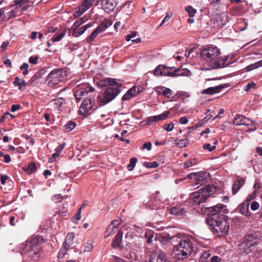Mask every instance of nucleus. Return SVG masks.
I'll list each match as a JSON object with an SVG mask.
<instances>
[{"label": "nucleus", "mask_w": 262, "mask_h": 262, "mask_svg": "<svg viewBox=\"0 0 262 262\" xmlns=\"http://www.w3.org/2000/svg\"><path fill=\"white\" fill-rule=\"evenodd\" d=\"M43 241L42 236L37 235L21 245V253L26 261L33 260V262H36L38 260L41 250V244Z\"/></svg>", "instance_id": "obj_1"}, {"label": "nucleus", "mask_w": 262, "mask_h": 262, "mask_svg": "<svg viewBox=\"0 0 262 262\" xmlns=\"http://www.w3.org/2000/svg\"><path fill=\"white\" fill-rule=\"evenodd\" d=\"M220 53V49L211 45L202 50L201 56L205 60L210 63L212 69H217L226 67L230 64L226 63L229 56H221Z\"/></svg>", "instance_id": "obj_2"}, {"label": "nucleus", "mask_w": 262, "mask_h": 262, "mask_svg": "<svg viewBox=\"0 0 262 262\" xmlns=\"http://www.w3.org/2000/svg\"><path fill=\"white\" fill-rule=\"evenodd\" d=\"M195 241L191 236H182L177 245L174 246L173 255L176 259H187L194 249Z\"/></svg>", "instance_id": "obj_3"}, {"label": "nucleus", "mask_w": 262, "mask_h": 262, "mask_svg": "<svg viewBox=\"0 0 262 262\" xmlns=\"http://www.w3.org/2000/svg\"><path fill=\"white\" fill-rule=\"evenodd\" d=\"M261 238L262 235L259 232L254 231L247 234L238 245L240 251L247 254L250 253L261 242Z\"/></svg>", "instance_id": "obj_4"}, {"label": "nucleus", "mask_w": 262, "mask_h": 262, "mask_svg": "<svg viewBox=\"0 0 262 262\" xmlns=\"http://www.w3.org/2000/svg\"><path fill=\"white\" fill-rule=\"evenodd\" d=\"M207 224L212 227L214 233H216L219 236L226 235L229 231L230 223L225 216H221L219 219L211 217L207 219Z\"/></svg>", "instance_id": "obj_5"}, {"label": "nucleus", "mask_w": 262, "mask_h": 262, "mask_svg": "<svg viewBox=\"0 0 262 262\" xmlns=\"http://www.w3.org/2000/svg\"><path fill=\"white\" fill-rule=\"evenodd\" d=\"M121 86L108 87L106 91L98 97V101L105 105L112 101L121 92Z\"/></svg>", "instance_id": "obj_6"}, {"label": "nucleus", "mask_w": 262, "mask_h": 262, "mask_svg": "<svg viewBox=\"0 0 262 262\" xmlns=\"http://www.w3.org/2000/svg\"><path fill=\"white\" fill-rule=\"evenodd\" d=\"M66 70L56 69L51 72L47 77V80L51 84H57L67 78Z\"/></svg>", "instance_id": "obj_7"}, {"label": "nucleus", "mask_w": 262, "mask_h": 262, "mask_svg": "<svg viewBox=\"0 0 262 262\" xmlns=\"http://www.w3.org/2000/svg\"><path fill=\"white\" fill-rule=\"evenodd\" d=\"M161 72L162 73V76H168L170 77H174L185 76L188 77L191 75L190 72L187 69H177L174 70L172 68H169L165 67L164 71Z\"/></svg>", "instance_id": "obj_8"}, {"label": "nucleus", "mask_w": 262, "mask_h": 262, "mask_svg": "<svg viewBox=\"0 0 262 262\" xmlns=\"http://www.w3.org/2000/svg\"><path fill=\"white\" fill-rule=\"evenodd\" d=\"M98 1V0H84L80 6L76 9L74 16L75 17L80 16Z\"/></svg>", "instance_id": "obj_9"}, {"label": "nucleus", "mask_w": 262, "mask_h": 262, "mask_svg": "<svg viewBox=\"0 0 262 262\" xmlns=\"http://www.w3.org/2000/svg\"><path fill=\"white\" fill-rule=\"evenodd\" d=\"M235 125H245L250 129H253V123L252 120L243 115H236L233 120Z\"/></svg>", "instance_id": "obj_10"}, {"label": "nucleus", "mask_w": 262, "mask_h": 262, "mask_svg": "<svg viewBox=\"0 0 262 262\" xmlns=\"http://www.w3.org/2000/svg\"><path fill=\"white\" fill-rule=\"evenodd\" d=\"M225 207L226 206L223 204H219L215 206L209 208V215L207 219H210L212 217L217 219L221 216H224L225 215L222 214L221 212H222V210H223Z\"/></svg>", "instance_id": "obj_11"}, {"label": "nucleus", "mask_w": 262, "mask_h": 262, "mask_svg": "<svg viewBox=\"0 0 262 262\" xmlns=\"http://www.w3.org/2000/svg\"><path fill=\"white\" fill-rule=\"evenodd\" d=\"M207 174L205 172H199L197 173H191L187 176L186 178L194 179L196 185H202L206 182Z\"/></svg>", "instance_id": "obj_12"}, {"label": "nucleus", "mask_w": 262, "mask_h": 262, "mask_svg": "<svg viewBox=\"0 0 262 262\" xmlns=\"http://www.w3.org/2000/svg\"><path fill=\"white\" fill-rule=\"evenodd\" d=\"M117 4V0H103L101 5L102 9L105 12H110L114 11Z\"/></svg>", "instance_id": "obj_13"}, {"label": "nucleus", "mask_w": 262, "mask_h": 262, "mask_svg": "<svg viewBox=\"0 0 262 262\" xmlns=\"http://www.w3.org/2000/svg\"><path fill=\"white\" fill-rule=\"evenodd\" d=\"M99 85L100 87H116V86H121L122 83L118 81H116L114 79H112L110 78H107L100 81L99 83Z\"/></svg>", "instance_id": "obj_14"}, {"label": "nucleus", "mask_w": 262, "mask_h": 262, "mask_svg": "<svg viewBox=\"0 0 262 262\" xmlns=\"http://www.w3.org/2000/svg\"><path fill=\"white\" fill-rule=\"evenodd\" d=\"M170 112L168 111H165L162 114L159 115L153 116L148 117L147 120V124L150 125L154 122H157L160 120H164L168 117Z\"/></svg>", "instance_id": "obj_15"}, {"label": "nucleus", "mask_w": 262, "mask_h": 262, "mask_svg": "<svg viewBox=\"0 0 262 262\" xmlns=\"http://www.w3.org/2000/svg\"><path fill=\"white\" fill-rule=\"evenodd\" d=\"M155 91L158 95H162L167 98H170L173 94V92L171 90L163 86L156 87Z\"/></svg>", "instance_id": "obj_16"}, {"label": "nucleus", "mask_w": 262, "mask_h": 262, "mask_svg": "<svg viewBox=\"0 0 262 262\" xmlns=\"http://www.w3.org/2000/svg\"><path fill=\"white\" fill-rule=\"evenodd\" d=\"M92 107L91 100L89 99H85L81 104L79 112L80 114H85L91 109Z\"/></svg>", "instance_id": "obj_17"}, {"label": "nucleus", "mask_w": 262, "mask_h": 262, "mask_svg": "<svg viewBox=\"0 0 262 262\" xmlns=\"http://www.w3.org/2000/svg\"><path fill=\"white\" fill-rule=\"evenodd\" d=\"M92 24L91 23L88 24L81 27H78L77 28L72 29V35L74 37H79L82 35L88 28L91 27Z\"/></svg>", "instance_id": "obj_18"}, {"label": "nucleus", "mask_w": 262, "mask_h": 262, "mask_svg": "<svg viewBox=\"0 0 262 262\" xmlns=\"http://www.w3.org/2000/svg\"><path fill=\"white\" fill-rule=\"evenodd\" d=\"M249 207V203L244 202L238 206L237 209L243 215L249 217L251 215Z\"/></svg>", "instance_id": "obj_19"}, {"label": "nucleus", "mask_w": 262, "mask_h": 262, "mask_svg": "<svg viewBox=\"0 0 262 262\" xmlns=\"http://www.w3.org/2000/svg\"><path fill=\"white\" fill-rule=\"evenodd\" d=\"M192 198L194 202L197 204L203 203L206 200L203 194L199 190L192 194Z\"/></svg>", "instance_id": "obj_20"}, {"label": "nucleus", "mask_w": 262, "mask_h": 262, "mask_svg": "<svg viewBox=\"0 0 262 262\" xmlns=\"http://www.w3.org/2000/svg\"><path fill=\"white\" fill-rule=\"evenodd\" d=\"M112 24V21L111 19H105L96 29L101 34L111 26Z\"/></svg>", "instance_id": "obj_21"}, {"label": "nucleus", "mask_w": 262, "mask_h": 262, "mask_svg": "<svg viewBox=\"0 0 262 262\" xmlns=\"http://www.w3.org/2000/svg\"><path fill=\"white\" fill-rule=\"evenodd\" d=\"M224 88V86L223 85H219L216 86L210 87L207 89L204 90L202 92V93L210 95L216 94L220 92L221 90Z\"/></svg>", "instance_id": "obj_22"}, {"label": "nucleus", "mask_w": 262, "mask_h": 262, "mask_svg": "<svg viewBox=\"0 0 262 262\" xmlns=\"http://www.w3.org/2000/svg\"><path fill=\"white\" fill-rule=\"evenodd\" d=\"M13 84L15 86H17L19 91H21L27 85V83L25 80L20 79L18 77H16L13 81Z\"/></svg>", "instance_id": "obj_23"}, {"label": "nucleus", "mask_w": 262, "mask_h": 262, "mask_svg": "<svg viewBox=\"0 0 262 262\" xmlns=\"http://www.w3.org/2000/svg\"><path fill=\"white\" fill-rule=\"evenodd\" d=\"M212 188H213V187H211L208 185L201 188L199 191L201 192L204 198L206 199V200H207V198L210 196V195L213 194L212 190Z\"/></svg>", "instance_id": "obj_24"}, {"label": "nucleus", "mask_w": 262, "mask_h": 262, "mask_svg": "<svg viewBox=\"0 0 262 262\" xmlns=\"http://www.w3.org/2000/svg\"><path fill=\"white\" fill-rule=\"evenodd\" d=\"M245 183V181L243 179L237 180L234 182L232 186V193L236 194L239 189L242 187Z\"/></svg>", "instance_id": "obj_25"}, {"label": "nucleus", "mask_w": 262, "mask_h": 262, "mask_svg": "<svg viewBox=\"0 0 262 262\" xmlns=\"http://www.w3.org/2000/svg\"><path fill=\"white\" fill-rule=\"evenodd\" d=\"M66 100L64 98L59 97L51 101V104L55 109L59 110L61 105L64 104Z\"/></svg>", "instance_id": "obj_26"}, {"label": "nucleus", "mask_w": 262, "mask_h": 262, "mask_svg": "<svg viewBox=\"0 0 262 262\" xmlns=\"http://www.w3.org/2000/svg\"><path fill=\"white\" fill-rule=\"evenodd\" d=\"M122 235L123 232L122 231L119 230L113 243V246L114 248H117L120 246V244L122 239Z\"/></svg>", "instance_id": "obj_27"}, {"label": "nucleus", "mask_w": 262, "mask_h": 262, "mask_svg": "<svg viewBox=\"0 0 262 262\" xmlns=\"http://www.w3.org/2000/svg\"><path fill=\"white\" fill-rule=\"evenodd\" d=\"M16 5L19 7H23L24 8H26L31 4H33V0H15L14 1Z\"/></svg>", "instance_id": "obj_28"}, {"label": "nucleus", "mask_w": 262, "mask_h": 262, "mask_svg": "<svg viewBox=\"0 0 262 262\" xmlns=\"http://www.w3.org/2000/svg\"><path fill=\"white\" fill-rule=\"evenodd\" d=\"M135 90L134 88H131L122 97V100L126 101L130 100L132 97L135 96Z\"/></svg>", "instance_id": "obj_29"}, {"label": "nucleus", "mask_w": 262, "mask_h": 262, "mask_svg": "<svg viewBox=\"0 0 262 262\" xmlns=\"http://www.w3.org/2000/svg\"><path fill=\"white\" fill-rule=\"evenodd\" d=\"M212 255L210 251H204L202 252L200 256V261L201 262H208L209 258Z\"/></svg>", "instance_id": "obj_30"}, {"label": "nucleus", "mask_w": 262, "mask_h": 262, "mask_svg": "<svg viewBox=\"0 0 262 262\" xmlns=\"http://www.w3.org/2000/svg\"><path fill=\"white\" fill-rule=\"evenodd\" d=\"M66 35V31L56 33L52 38L53 42L59 41Z\"/></svg>", "instance_id": "obj_31"}, {"label": "nucleus", "mask_w": 262, "mask_h": 262, "mask_svg": "<svg viewBox=\"0 0 262 262\" xmlns=\"http://www.w3.org/2000/svg\"><path fill=\"white\" fill-rule=\"evenodd\" d=\"M174 143L178 147L182 148L185 147L188 144V141L186 138L181 140L176 139L174 141Z\"/></svg>", "instance_id": "obj_32"}, {"label": "nucleus", "mask_w": 262, "mask_h": 262, "mask_svg": "<svg viewBox=\"0 0 262 262\" xmlns=\"http://www.w3.org/2000/svg\"><path fill=\"white\" fill-rule=\"evenodd\" d=\"M218 141L217 140H214L213 142V145L211 146L209 143H205L203 145V148L205 150H208L209 151H212L216 148V145L217 144Z\"/></svg>", "instance_id": "obj_33"}, {"label": "nucleus", "mask_w": 262, "mask_h": 262, "mask_svg": "<svg viewBox=\"0 0 262 262\" xmlns=\"http://www.w3.org/2000/svg\"><path fill=\"white\" fill-rule=\"evenodd\" d=\"M73 238L74 234L73 233L68 234L63 244L67 246L68 247H70V246H71L73 244Z\"/></svg>", "instance_id": "obj_34"}, {"label": "nucleus", "mask_w": 262, "mask_h": 262, "mask_svg": "<svg viewBox=\"0 0 262 262\" xmlns=\"http://www.w3.org/2000/svg\"><path fill=\"white\" fill-rule=\"evenodd\" d=\"M100 34V33L96 29H95L87 38L88 42L91 43L92 41H93Z\"/></svg>", "instance_id": "obj_35"}, {"label": "nucleus", "mask_w": 262, "mask_h": 262, "mask_svg": "<svg viewBox=\"0 0 262 262\" xmlns=\"http://www.w3.org/2000/svg\"><path fill=\"white\" fill-rule=\"evenodd\" d=\"M116 229L112 225H109L105 233L104 237L106 238L114 234L115 233V230Z\"/></svg>", "instance_id": "obj_36"}, {"label": "nucleus", "mask_w": 262, "mask_h": 262, "mask_svg": "<svg viewBox=\"0 0 262 262\" xmlns=\"http://www.w3.org/2000/svg\"><path fill=\"white\" fill-rule=\"evenodd\" d=\"M80 88H81L82 91H84V93L85 94H87L90 92H93L94 90V88L92 86L89 85L88 84L82 85L80 86Z\"/></svg>", "instance_id": "obj_37"}, {"label": "nucleus", "mask_w": 262, "mask_h": 262, "mask_svg": "<svg viewBox=\"0 0 262 262\" xmlns=\"http://www.w3.org/2000/svg\"><path fill=\"white\" fill-rule=\"evenodd\" d=\"M82 208V207L79 208L76 214L72 217V220L75 224L77 223L81 219V213Z\"/></svg>", "instance_id": "obj_38"}, {"label": "nucleus", "mask_w": 262, "mask_h": 262, "mask_svg": "<svg viewBox=\"0 0 262 262\" xmlns=\"http://www.w3.org/2000/svg\"><path fill=\"white\" fill-rule=\"evenodd\" d=\"M137 162V158L134 157L130 159L129 161V163L127 165V169H128L129 171H131L134 168Z\"/></svg>", "instance_id": "obj_39"}, {"label": "nucleus", "mask_w": 262, "mask_h": 262, "mask_svg": "<svg viewBox=\"0 0 262 262\" xmlns=\"http://www.w3.org/2000/svg\"><path fill=\"white\" fill-rule=\"evenodd\" d=\"M69 248L67 246L63 245L58 253V257L59 258H62L65 255Z\"/></svg>", "instance_id": "obj_40"}, {"label": "nucleus", "mask_w": 262, "mask_h": 262, "mask_svg": "<svg viewBox=\"0 0 262 262\" xmlns=\"http://www.w3.org/2000/svg\"><path fill=\"white\" fill-rule=\"evenodd\" d=\"M93 244L92 242L86 243L82 247V250L84 252H90L93 248Z\"/></svg>", "instance_id": "obj_41"}, {"label": "nucleus", "mask_w": 262, "mask_h": 262, "mask_svg": "<svg viewBox=\"0 0 262 262\" xmlns=\"http://www.w3.org/2000/svg\"><path fill=\"white\" fill-rule=\"evenodd\" d=\"M170 213L174 215H180L183 213V210L179 207H174L170 209Z\"/></svg>", "instance_id": "obj_42"}, {"label": "nucleus", "mask_w": 262, "mask_h": 262, "mask_svg": "<svg viewBox=\"0 0 262 262\" xmlns=\"http://www.w3.org/2000/svg\"><path fill=\"white\" fill-rule=\"evenodd\" d=\"M76 126V124L74 122H69L67 124L64 125L65 130L67 132H71Z\"/></svg>", "instance_id": "obj_43"}, {"label": "nucleus", "mask_w": 262, "mask_h": 262, "mask_svg": "<svg viewBox=\"0 0 262 262\" xmlns=\"http://www.w3.org/2000/svg\"><path fill=\"white\" fill-rule=\"evenodd\" d=\"M219 19L222 22L221 25H223L226 24L228 21L227 15L225 13H222L220 14Z\"/></svg>", "instance_id": "obj_44"}, {"label": "nucleus", "mask_w": 262, "mask_h": 262, "mask_svg": "<svg viewBox=\"0 0 262 262\" xmlns=\"http://www.w3.org/2000/svg\"><path fill=\"white\" fill-rule=\"evenodd\" d=\"M85 94L82 91L80 86L77 89L75 92V97L77 99L80 100L82 96H84Z\"/></svg>", "instance_id": "obj_45"}, {"label": "nucleus", "mask_w": 262, "mask_h": 262, "mask_svg": "<svg viewBox=\"0 0 262 262\" xmlns=\"http://www.w3.org/2000/svg\"><path fill=\"white\" fill-rule=\"evenodd\" d=\"M165 68V67L162 66H158L155 70L154 71V74L155 75H160L162 76V73L161 72L164 71V69Z\"/></svg>", "instance_id": "obj_46"}, {"label": "nucleus", "mask_w": 262, "mask_h": 262, "mask_svg": "<svg viewBox=\"0 0 262 262\" xmlns=\"http://www.w3.org/2000/svg\"><path fill=\"white\" fill-rule=\"evenodd\" d=\"M186 11L188 12L190 17L194 16L196 13V11L195 9L193 8L191 6H188L186 8Z\"/></svg>", "instance_id": "obj_47"}, {"label": "nucleus", "mask_w": 262, "mask_h": 262, "mask_svg": "<svg viewBox=\"0 0 262 262\" xmlns=\"http://www.w3.org/2000/svg\"><path fill=\"white\" fill-rule=\"evenodd\" d=\"M196 164V160L193 159L186 161L184 165L185 168H188Z\"/></svg>", "instance_id": "obj_48"}, {"label": "nucleus", "mask_w": 262, "mask_h": 262, "mask_svg": "<svg viewBox=\"0 0 262 262\" xmlns=\"http://www.w3.org/2000/svg\"><path fill=\"white\" fill-rule=\"evenodd\" d=\"M36 170V165H35V164L34 163H31L30 164H29L28 167H27V171L29 173H31L33 172H34Z\"/></svg>", "instance_id": "obj_49"}, {"label": "nucleus", "mask_w": 262, "mask_h": 262, "mask_svg": "<svg viewBox=\"0 0 262 262\" xmlns=\"http://www.w3.org/2000/svg\"><path fill=\"white\" fill-rule=\"evenodd\" d=\"M28 68H29V64L27 63H24L20 67V69L22 71L23 74L24 75H26L28 74L29 71H28Z\"/></svg>", "instance_id": "obj_50"}, {"label": "nucleus", "mask_w": 262, "mask_h": 262, "mask_svg": "<svg viewBox=\"0 0 262 262\" xmlns=\"http://www.w3.org/2000/svg\"><path fill=\"white\" fill-rule=\"evenodd\" d=\"M144 165L147 168H152L157 167L158 166V164L157 162L154 161L152 162H145Z\"/></svg>", "instance_id": "obj_51"}, {"label": "nucleus", "mask_w": 262, "mask_h": 262, "mask_svg": "<svg viewBox=\"0 0 262 262\" xmlns=\"http://www.w3.org/2000/svg\"><path fill=\"white\" fill-rule=\"evenodd\" d=\"M174 128V124L171 122L168 124H166L163 126V128L167 130V132H171L173 130Z\"/></svg>", "instance_id": "obj_52"}, {"label": "nucleus", "mask_w": 262, "mask_h": 262, "mask_svg": "<svg viewBox=\"0 0 262 262\" xmlns=\"http://www.w3.org/2000/svg\"><path fill=\"white\" fill-rule=\"evenodd\" d=\"M256 192L253 191L252 193L247 196V197L246 198V200L245 202L249 203L250 201H251L252 200L255 198L256 196Z\"/></svg>", "instance_id": "obj_53"}, {"label": "nucleus", "mask_w": 262, "mask_h": 262, "mask_svg": "<svg viewBox=\"0 0 262 262\" xmlns=\"http://www.w3.org/2000/svg\"><path fill=\"white\" fill-rule=\"evenodd\" d=\"M259 208V204L256 201H253L251 204V209L253 211H255Z\"/></svg>", "instance_id": "obj_54"}, {"label": "nucleus", "mask_w": 262, "mask_h": 262, "mask_svg": "<svg viewBox=\"0 0 262 262\" xmlns=\"http://www.w3.org/2000/svg\"><path fill=\"white\" fill-rule=\"evenodd\" d=\"M256 87V84L253 82H251L249 83H248L246 86H245V91H249L251 89H254Z\"/></svg>", "instance_id": "obj_55"}, {"label": "nucleus", "mask_w": 262, "mask_h": 262, "mask_svg": "<svg viewBox=\"0 0 262 262\" xmlns=\"http://www.w3.org/2000/svg\"><path fill=\"white\" fill-rule=\"evenodd\" d=\"M38 57L36 56H31L29 59V62L30 63L36 64L38 62Z\"/></svg>", "instance_id": "obj_56"}, {"label": "nucleus", "mask_w": 262, "mask_h": 262, "mask_svg": "<svg viewBox=\"0 0 262 262\" xmlns=\"http://www.w3.org/2000/svg\"><path fill=\"white\" fill-rule=\"evenodd\" d=\"M137 35V32L136 31H133L130 34H128L126 37V40L128 41L130 40L133 38L136 37Z\"/></svg>", "instance_id": "obj_57"}, {"label": "nucleus", "mask_w": 262, "mask_h": 262, "mask_svg": "<svg viewBox=\"0 0 262 262\" xmlns=\"http://www.w3.org/2000/svg\"><path fill=\"white\" fill-rule=\"evenodd\" d=\"M121 224V221L120 220H116L112 221L110 225L114 226L115 228H118Z\"/></svg>", "instance_id": "obj_58"}, {"label": "nucleus", "mask_w": 262, "mask_h": 262, "mask_svg": "<svg viewBox=\"0 0 262 262\" xmlns=\"http://www.w3.org/2000/svg\"><path fill=\"white\" fill-rule=\"evenodd\" d=\"M66 146V143H62V144H60L58 146H57L56 148V151L60 154L63 149V148Z\"/></svg>", "instance_id": "obj_59"}, {"label": "nucleus", "mask_w": 262, "mask_h": 262, "mask_svg": "<svg viewBox=\"0 0 262 262\" xmlns=\"http://www.w3.org/2000/svg\"><path fill=\"white\" fill-rule=\"evenodd\" d=\"M172 15H169V14H167L165 16L163 20L162 21L161 23L160 24L159 27L162 26L163 25H164L165 23L167 22L169 20L170 18L171 17Z\"/></svg>", "instance_id": "obj_60"}, {"label": "nucleus", "mask_w": 262, "mask_h": 262, "mask_svg": "<svg viewBox=\"0 0 262 262\" xmlns=\"http://www.w3.org/2000/svg\"><path fill=\"white\" fill-rule=\"evenodd\" d=\"M62 196L60 194H56L53 197V200L55 202H59L62 199Z\"/></svg>", "instance_id": "obj_61"}, {"label": "nucleus", "mask_w": 262, "mask_h": 262, "mask_svg": "<svg viewBox=\"0 0 262 262\" xmlns=\"http://www.w3.org/2000/svg\"><path fill=\"white\" fill-rule=\"evenodd\" d=\"M179 122L182 124H186L188 122V119L185 116L182 117L179 119Z\"/></svg>", "instance_id": "obj_62"}, {"label": "nucleus", "mask_w": 262, "mask_h": 262, "mask_svg": "<svg viewBox=\"0 0 262 262\" xmlns=\"http://www.w3.org/2000/svg\"><path fill=\"white\" fill-rule=\"evenodd\" d=\"M176 96L178 98H185L188 96L187 93L184 92H177Z\"/></svg>", "instance_id": "obj_63"}, {"label": "nucleus", "mask_w": 262, "mask_h": 262, "mask_svg": "<svg viewBox=\"0 0 262 262\" xmlns=\"http://www.w3.org/2000/svg\"><path fill=\"white\" fill-rule=\"evenodd\" d=\"M221 258L218 256H213L210 259V262H221Z\"/></svg>", "instance_id": "obj_64"}]
</instances>
